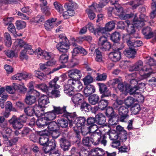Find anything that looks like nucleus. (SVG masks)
Here are the masks:
<instances>
[{
    "label": "nucleus",
    "instance_id": "nucleus-1",
    "mask_svg": "<svg viewBox=\"0 0 156 156\" xmlns=\"http://www.w3.org/2000/svg\"><path fill=\"white\" fill-rule=\"evenodd\" d=\"M59 42L56 45V48L60 52L65 53L69 48V43L68 39L64 34L59 35Z\"/></svg>",
    "mask_w": 156,
    "mask_h": 156
},
{
    "label": "nucleus",
    "instance_id": "nucleus-2",
    "mask_svg": "<svg viewBox=\"0 0 156 156\" xmlns=\"http://www.w3.org/2000/svg\"><path fill=\"white\" fill-rule=\"evenodd\" d=\"M118 1H116L115 3L114 1H111V3L115 5V7L114 9V14L119 16L121 19H124L126 18H130L132 17L133 14L131 13L130 14H126L125 15L123 14V10L122 7L117 2Z\"/></svg>",
    "mask_w": 156,
    "mask_h": 156
},
{
    "label": "nucleus",
    "instance_id": "nucleus-3",
    "mask_svg": "<svg viewBox=\"0 0 156 156\" xmlns=\"http://www.w3.org/2000/svg\"><path fill=\"white\" fill-rule=\"evenodd\" d=\"M58 80L59 78L56 76L49 83V88H50L52 90L51 94L53 98L59 97L61 96L60 91L58 89L60 86L56 83V82Z\"/></svg>",
    "mask_w": 156,
    "mask_h": 156
},
{
    "label": "nucleus",
    "instance_id": "nucleus-4",
    "mask_svg": "<svg viewBox=\"0 0 156 156\" xmlns=\"http://www.w3.org/2000/svg\"><path fill=\"white\" fill-rule=\"evenodd\" d=\"M78 80L73 78H71L68 80L67 83L64 86V91L65 93L69 96H72L74 94L73 87Z\"/></svg>",
    "mask_w": 156,
    "mask_h": 156
},
{
    "label": "nucleus",
    "instance_id": "nucleus-5",
    "mask_svg": "<svg viewBox=\"0 0 156 156\" xmlns=\"http://www.w3.org/2000/svg\"><path fill=\"white\" fill-rule=\"evenodd\" d=\"M118 111L120 116V121L122 122H126L129 117L128 108L124 106H120L118 108Z\"/></svg>",
    "mask_w": 156,
    "mask_h": 156
},
{
    "label": "nucleus",
    "instance_id": "nucleus-6",
    "mask_svg": "<svg viewBox=\"0 0 156 156\" xmlns=\"http://www.w3.org/2000/svg\"><path fill=\"white\" fill-rule=\"evenodd\" d=\"M98 44L99 48L103 51L109 50L111 48L110 43L108 41L107 37L104 36L99 39Z\"/></svg>",
    "mask_w": 156,
    "mask_h": 156
},
{
    "label": "nucleus",
    "instance_id": "nucleus-7",
    "mask_svg": "<svg viewBox=\"0 0 156 156\" xmlns=\"http://www.w3.org/2000/svg\"><path fill=\"white\" fill-rule=\"evenodd\" d=\"M39 92L35 90L29 92L26 96L25 98V102L29 105L34 104L36 101V97L39 96Z\"/></svg>",
    "mask_w": 156,
    "mask_h": 156
},
{
    "label": "nucleus",
    "instance_id": "nucleus-8",
    "mask_svg": "<svg viewBox=\"0 0 156 156\" xmlns=\"http://www.w3.org/2000/svg\"><path fill=\"white\" fill-rule=\"evenodd\" d=\"M49 103L48 98L46 95H43L39 99L38 101V105H37V110L40 111V112L42 113V115L44 113V108H46V106Z\"/></svg>",
    "mask_w": 156,
    "mask_h": 156
},
{
    "label": "nucleus",
    "instance_id": "nucleus-9",
    "mask_svg": "<svg viewBox=\"0 0 156 156\" xmlns=\"http://www.w3.org/2000/svg\"><path fill=\"white\" fill-rule=\"evenodd\" d=\"M134 17L133 23L135 24H138L136 26L137 27H141L144 25V21H147L148 20V17L144 14H141L140 15L139 18L140 20L138 19L136 14L134 15L132 17Z\"/></svg>",
    "mask_w": 156,
    "mask_h": 156
},
{
    "label": "nucleus",
    "instance_id": "nucleus-10",
    "mask_svg": "<svg viewBox=\"0 0 156 156\" xmlns=\"http://www.w3.org/2000/svg\"><path fill=\"white\" fill-rule=\"evenodd\" d=\"M3 132L2 136L4 140H8L11 138L12 134V130L6 124L3 123L1 125Z\"/></svg>",
    "mask_w": 156,
    "mask_h": 156
},
{
    "label": "nucleus",
    "instance_id": "nucleus-11",
    "mask_svg": "<svg viewBox=\"0 0 156 156\" xmlns=\"http://www.w3.org/2000/svg\"><path fill=\"white\" fill-rule=\"evenodd\" d=\"M37 105H35L33 107L28 106L24 108V111L27 115L29 116H32L36 115L37 116H41L42 115V113L37 110Z\"/></svg>",
    "mask_w": 156,
    "mask_h": 156
},
{
    "label": "nucleus",
    "instance_id": "nucleus-12",
    "mask_svg": "<svg viewBox=\"0 0 156 156\" xmlns=\"http://www.w3.org/2000/svg\"><path fill=\"white\" fill-rule=\"evenodd\" d=\"M125 23L126 24V30L129 34H128L130 35V37L132 36L133 37L135 38H138V34H134V33H135V32L134 27H136L137 28L140 27H136L138 24L135 25L133 23V24L130 23L129 20L126 21Z\"/></svg>",
    "mask_w": 156,
    "mask_h": 156
},
{
    "label": "nucleus",
    "instance_id": "nucleus-13",
    "mask_svg": "<svg viewBox=\"0 0 156 156\" xmlns=\"http://www.w3.org/2000/svg\"><path fill=\"white\" fill-rule=\"evenodd\" d=\"M19 89L21 92H24L27 91V89L24 86L20 85H18L15 84H13L12 86H9L6 87V91L11 94H13L15 93L16 90Z\"/></svg>",
    "mask_w": 156,
    "mask_h": 156
},
{
    "label": "nucleus",
    "instance_id": "nucleus-14",
    "mask_svg": "<svg viewBox=\"0 0 156 156\" xmlns=\"http://www.w3.org/2000/svg\"><path fill=\"white\" fill-rule=\"evenodd\" d=\"M44 151L46 154H48L53 152L54 151L57 150L56 143L54 140L49 141L45 147H43Z\"/></svg>",
    "mask_w": 156,
    "mask_h": 156
},
{
    "label": "nucleus",
    "instance_id": "nucleus-15",
    "mask_svg": "<svg viewBox=\"0 0 156 156\" xmlns=\"http://www.w3.org/2000/svg\"><path fill=\"white\" fill-rule=\"evenodd\" d=\"M63 115L64 117L66 118L69 121V125L73 126V124L75 122L76 119L77 117L76 113H70L66 110Z\"/></svg>",
    "mask_w": 156,
    "mask_h": 156
},
{
    "label": "nucleus",
    "instance_id": "nucleus-16",
    "mask_svg": "<svg viewBox=\"0 0 156 156\" xmlns=\"http://www.w3.org/2000/svg\"><path fill=\"white\" fill-rule=\"evenodd\" d=\"M99 91L100 93L102 94L101 97V98L109 97L111 95V92L105 84L99 83Z\"/></svg>",
    "mask_w": 156,
    "mask_h": 156
},
{
    "label": "nucleus",
    "instance_id": "nucleus-17",
    "mask_svg": "<svg viewBox=\"0 0 156 156\" xmlns=\"http://www.w3.org/2000/svg\"><path fill=\"white\" fill-rule=\"evenodd\" d=\"M9 123L12 125L13 128L15 129H20L23 126V125L18 119L15 116L9 120Z\"/></svg>",
    "mask_w": 156,
    "mask_h": 156
},
{
    "label": "nucleus",
    "instance_id": "nucleus-18",
    "mask_svg": "<svg viewBox=\"0 0 156 156\" xmlns=\"http://www.w3.org/2000/svg\"><path fill=\"white\" fill-rule=\"evenodd\" d=\"M143 65V62L140 60L137 62L134 66H132L130 69V71H138L141 69L143 71H147L150 69V68H146L145 66L142 68Z\"/></svg>",
    "mask_w": 156,
    "mask_h": 156
},
{
    "label": "nucleus",
    "instance_id": "nucleus-19",
    "mask_svg": "<svg viewBox=\"0 0 156 156\" xmlns=\"http://www.w3.org/2000/svg\"><path fill=\"white\" fill-rule=\"evenodd\" d=\"M110 0H101L99 4L96 3L93 4L91 5V8H93L96 12H100L101 10V8L106 5Z\"/></svg>",
    "mask_w": 156,
    "mask_h": 156
},
{
    "label": "nucleus",
    "instance_id": "nucleus-20",
    "mask_svg": "<svg viewBox=\"0 0 156 156\" xmlns=\"http://www.w3.org/2000/svg\"><path fill=\"white\" fill-rule=\"evenodd\" d=\"M87 28L91 32L93 33L95 35H100L101 33H103V29H101V27H98L97 29H95L93 24L91 23H89L87 25Z\"/></svg>",
    "mask_w": 156,
    "mask_h": 156
},
{
    "label": "nucleus",
    "instance_id": "nucleus-21",
    "mask_svg": "<svg viewBox=\"0 0 156 156\" xmlns=\"http://www.w3.org/2000/svg\"><path fill=\"white\" fill-rule=\"evenodd\" d=\"M68 76L70 78H73L76 77L77 79H80L82 77L81 71L75 69L70 70L67 71Z\"/></svg>",
    "mask_w": 156,
    "mask_h": 156
},
{
    "label": "nucleus",
    "instance_id": "nucleus-22",
    "mask_svg": "<svg viewBox=\"0 0 156 156\" xmlns=\"http://www.w3.org/2000/svg\"><path fill=\"white\" fill-rule=\"evenodd\" d=\"M59 141L61 147L63 150L64 151H68L71 146L69 141L64 136L62 137Z\"/></svg>",
    "mask_w": 156,
    "mask_h": 156
},
{
    "label": "nucleus",
    "instance_id": "nucleus-23",
    "mask_svg": "<svg viewBox=\"0 0 156 156\" xmlns=\"http://www.w3.org/2000/svg\"><path fill=\"white\" fill-rule=\"evenodd\" d=\"M57 18H52L47 20L44 23V27L45 29L48 31L51 30L54 26Z\"/></svg>",
    "mask_w": 156,
    "mask_h": 156
},
{
    "label": "nucleus",
    "instance_id": "nucleus-24",
    "mask_svg": "<svg viewBox=\"0 0 156 156\" xmlns=\"http://www.w3.org/2000/svg\"><path fill=\"white\" fill-rule=\"evenodd\" d=\"M31 76V75L26 73H18L12 76L11 79L13 80L21 81L27 78H30Z\"/></svg>",
    "mask_w": 156,
    "mask_h": 156
},
{
    "label": "nucleus",
    "instance_id": "nucleus-25",
    "mask_svg": "<svg viewBox=\"0 0 156 156\" xmlns=\"http://www.w3.org/2000/svg\"><path fill=\"white\" fill-rule=\"evenodd\" d=\"M117 22L115 20H113L108 22L107 23L104 27H101V29H103V33H101L102 34H107V32L113 30L115 27V24Z\"/></svg>",
    "mask_w": 156,
    "mask_h": 156
},
{
    "label": "nucleus",
    "instance_id": "nucleus-26",
    "mask_svg": "<svg viewBox=\"0 0 156 156\" xmlns=\"http://www.w3.org/2000/svg\"><path fill=\"white\" fill-rule=\"evenodd\" d=\"M108 57L113 62H117L120 59L121 53L119 51L110 52L108 55Z\"/></svg>",
    "mask_w": 156,
    "mask_h": 156
},
{
    "label": "nucleus",
    "instance_id": "nucleus-27",
    "mask_svg": "<svg viewBox=\"0 0 156 156\" xmlns=\"http://www.w3.org/2000/svg\"><path fill=\"white\" fill-rule=\"evenodd\" d=\"M86 85V86L84 89L83 92L85 95L88 97L95 92V88L94 86L92 84Z\"/></svg>",
    "mask_w": 156,
    "mask_h": 156
},
{
    "label": "nucleus",
    "instance_id": "nucleus-28",
    "mask_svg": "<svg viewBox=\"0 0 156 156\" xmlns=\"http://www.w3.org/2000/svg\"><path fill=\"white\" fill-rule=\"evenodd\" d=\"M71 99L75 105H79L84 101L83 96L80 93H77L73 95Z\"/></svg>",
    "mask_w": 156,
    "mask_h": 156
},
{
    "label": "nucleus",
    "instance_id": "nucleus-29",
    "mask_svg": "<svg viewBox=\"0 0 156 156\" xmlns=\"http://www.w3.org/2000/svg\"><path fill=\"white\" fill-rule=\"evenodd\" d=\"M142 33L144 36V37L149 39L152 37L154 35L152 30L150 27H147L143 28L142 30Z\"/></svg>",
    "mask_w": 156,
    "mask_h": 156
},
{
    "label": "nucleus",
    "instance_id": "nucleus-30",
    "mask_svg": "<svg viewBox=\"0 0 156 156\" xmlns=\"http://www.w3.org/2000/svg\"><path fill=\"white\" fill-rule=\"evenodd\" d=\"M136 53V49L129 48L123 52L124 55L129 58H133Z\"/></svg>",
    "mask_w": 156,
    "mask_h": 156
},
{
    "label": "nucleus",
    "instance_id": "nucleus-31",
    "mask_svg": "<svg viewBox=\"0 0 156 156\" xmlns=\"http://www.w3.org/2000/svg\"><path fill=\"white\" fill-rule=\"evenodd\" d=\"M44 116L38 119L36 122L37 125L39 128H44L48 125V122Z\"/></svg>",
    "mask_w": 156,
    "mask_h": 156
},
{
    "label": "nucleus",
    "instance_id": "nucleus-32",
    "mask_svg": "<svg viewBox=\"0 0 156 156\" xmlns=\"http://www.w3.org/2000/svg\"><path fill=\"white\" fill-rule=\"evenodd\" d=\"M133 37L132 36L130 37L129 34H124L123 36V39L124 41L126 42L129 48H133V44L134 41L131 40V37Z\"/></svg>",
    "mask_w": 156,
    "mask_h": 156
},
{
    "label": "nucleus",
    "instance_id": "nucleus-33",
    "mask_svg": "<svg viewBox=\"0 0 156 156\" xmlns=\"http://www.w3.org/2000/svg\"><path fill=\"white\" fill-rule=\"evenodd\" d=\"M102 134L100 130H97L92 133L90 135L91 142L92 143L95 142L96 143L97 140H98Z\"/></svg>",
    "mask_w": 156,
    "mask_h": 156
},
{
    "label": "nucleus",
    "instance_id": "nucleus-34",
    "mask_svg": "<svg viewBox=\"0 0 156 156\" xmlns=\"http://www.w3.org/2000/svg\"><path fill=\"white\" fill-rule=\"evenodd\" d=\"M48 136H47L43 135L39 136L38 142L40 145L45 147L49 142Z\"/></svg>",
    "mask_w": 156,
    "mask_h": 156
},
{
    "label": "nucleus",
    "instance_id": "nucleus-35",
    "mask_svg": "<svg viewBox=\"0 0 156 156\" xmlns=\"http://www.w3.org/2000/svg\"><path fill=\"white\" fill-rule=\"evenodd\" d=\"M74 123L78 127H80L84 125L86 122V119L84 117H76Z\"/></svg>",
    "mask_w": 156,
    "mask_h": 156
},
{
    "label": "nucleus",
    "instance_id": "nucleus-36",
    "mask_svg": "<svg viewBox=\"0 0 156 156\" xmlns=\"http://www.w3.org/2000/svg\"><path fill=\"white\" fill-rule=\"evenodd\" d=\"M92 152L94 156H105V152L102 149L99 148H94L92 150Z\"/></svg>",
    "mask_w": 156,
    "mask_h": 156
},
{
    "label": "nucleus",
    "instance_id": "nucleus-37",
    "mask_svg": "<svg viewBox=\"0 0 156 156\" xmlns=\"http://www.w3.org/2000/svg\"><path fill=\"white\" fill-rule=\"evenodd\" d=\"M118 88L120 91L128 92L130 88V85L120 82L118 85Z\"/></svg>",
    "mask_w": 156,
    "mask_h": 156
},
{
    "label": "nucleus",
    "instance_id": "nucleus-38",
    "mask_svg": "<svg viewBox=\"0 0 156 156\" xmlns=\"http://www.w3.org/2000/svg\"><path fill=\"white\" fill-rule=\"evenodd\" d=\"M100 98L97 94H94L90 96L88 98L89 101L92 105H95L98 102Z\"/></svg>",
    "mask_w": 156,
    "mask_h": 156
},
{
    "label": "nucleus",
    "instance_id": "nucleus-39",
    "mask_svg": "<svg viewBox=\"0 0 156 156\" xmlns=\"http://www.w3.org/2000/svg\"><path fill=\"white\" fill-rule=\"evenodd\" d=\"M97 119V122H98L99 125H102L104 124L106 120L105 116L102 113H99L96 116Z\"/></svg>",
    "mask_w": 156,
    "mask_h": 156
},
{
    "label": "nucleus",
    "instance_id": "nucleus-40",
    "mask_svg": "<svg viewBox=\"0 0 156 156\" xmlns=\"http://www.w3.org/2000/svg\"><path fill=\"white\" fill-rule=\"evenodd\" d=\"M143 3V0H133L127 3V4L132 6L133 9H136Z\"/></svg>",
    "mask_w": 156,
    "mask_h": 156
},
{
    "label": "nucleus",
    "instance_id": "nucleus-41",
    "mask_svg": "<svg viewBox=\"0 0 156 156\" xmlns=\"http://www.w3.org/2000/svg\"><path fill=\"white\" fill-rule=\"evenodd\" d=\"M48 130L51 131L57 130L58 129V126L56 122L54 121L48 122Z\"/></svg>",
    "mask_w": 156,
    "mask_h": 156
},
{
    "label": "nucleus",
    "instance_id": "nucleus-42",
    "mask_svg": "<svg viewBox=\"0 0 156 156\" xmlns=\"http://www.w3.org/2000/svg\"><path fill=\"white\" fill-rule=\"evenodd\" d=\"M56 115L53 111L48 112L44 114V116L48 121H51L54 119L56 117Z\"/></svg>",
    "mask_w": 156,
    "mask_h": 156
},
{
    "label": "nucleus",
    "instance_id": "nucleus-43",
    "mask_svg": "<svg viewBox=\"0 0 156 156\" xmlns=\"http://www.w3.org/2000/svg\"><path fill=\"white\" fill-rule=\"evenodd\" d=\"M58 126L62 128H66L68 126V122L67 120L64 119H60L57 121Z\"/></svg>",
    "mask_w": 156,
    "mask_h": 156
},
{
    "label": "nucleus",
    "instance_id": "nucleus-44",
    "mask_svg": "<svg viewBox=\"0 0 156 156\" xmlns=\"http://www.w3.org/2000/svg\"><path fill=\"white\" fill-rule=\"evenodd\" d=\"M54 109L52 111L56 115L57 114H61L63 112L65 113L66 111V107L64 106L61 108L60 107L53 106Z\"/></svg>",
    "mask_w": 156,
    "mask_h": 156
},
{
    "label": "nucleus",
    "instance_id": "nucleus-45",
    "mask_svg": "<svg viewBox=\"0 0 156 156\" xmlns=\"http://www.w3.org/2000/svg\"><path fill=\"white\" fill-rule=\"evenodd\" d=\"M106 138L107 137L105 135H102L101 134L98 140H97L96 144H100L103 145L104 146H105L107 143Z\"/></svg>",
    "mask_w": 156,
    "mask_h": 156
},
{
    "label": "nucleus",
    "instance_id": "nucleus-46",
    "mask_svg": "<svg viewBox=\"0 0 156 156\" xmlns=\"http://www.w3.org/2000/svg\"><path fill=\"white\" fill-rule=\"evenodd\" d=\"M91 5L89 6V8L86 9V11L88 15V16L90 20H93L94 19L96 15L93 12L94 11H96V10L93 8H91Z\"/></svg>",
    "mask_w": 156,
    "mask_h": 156
},
{
    "label": "nucleus",
    "instance_id": "nucleus-47",
    "mask_svg": "<svg viewBox=\"0 0 156 156\" xmlns=\"http://www.w3.org/2000/svg\"><path fill=\"white\" fill-rule=\"evenodd\" d=\"M95 53L96 55V61L100 62H103L102 53L99 50L98 48H97L95 49Z\"/></svg>",
    "mask_w": 156,
    "mask_h": 156
},
{
    "label": "nucleus",
    "instance_id": "nucleus-48",
    "mask_svg": "<svg viewBox=\"0 0 156 156\" xmlns=\"http://www.w3.org/2000/svg\"><path fill=\"white\" fill-rule=\"evenodd\" d=\"M108 101L101 99L98 103V105L101 110H104L108 106Z\"/></svg>",
    "mask_w": 156,
    "mask_h": 156
},
{
    "label": "nucleus",
    "instance_id": "nucleus-49",
    "mask_svg": "<svg viewBox=\"0 0 156 156\" xmlns=\"http://www.w3.org/2000/svg\"><path fill=\"white\" fill-rule=\"evenodd\" d=\"M111 40L114 43H117L119 42L120 39V35L119 33L117 32L113 33L110 36Z\"/></svg>",
    "mask_w": 156,
    "mask_h": 156
},
{
    "label": "nucleus",
    "instance_id": "nucleus-50",
    "mask_svg": "<svg viewBox=\"0 0 156 156\" xmlns=\"http://www.w3.org/2000/svg\"><path fill=\"white\" fill-rule=\"evenodd\" d=\"M83 87V86L81 82L78 80L73 87V91H80L82 89Z\"/></svg>",
    "mask_w": 156,
    "mask_h": 156
},
{
    "label": "nucleus",
    "instance_id": "nucleus-51",
    "mask_svg": "<svg viewBox=\"0 0 156 156\" xmlns=\"http://www.w3.org/2000/svg\"><path fill=\"white\" fill-rule=\"evenodd\" d=\"M36 88H38L44 92H47L49 91V87L47 86L46 84L44 83L37 84L35 86Z\"/></svg>",
    "mask_w": 156,
    "mask_h": 156
},
{
    "label": "nucleus",
    "instance_id": "nucleus-52",
    "mask_svg": "<svg viewBox=\"0 0 156 156\" xmlns=\"http://www.w3.org/2000/svg\"><path fill=\"white\" fill-rule=\"evenodd\" d=\"M81 103V109L82 111L88 112L91 109V106L88 103L83 101Z\"/></svg>",
    "mask_w": 156,
    "mask_h": 156
},
{
    "label": "nucleus",
    "instance_id": "nucleus-53",
    "mask_svg": "<svg viewBox=\"0 0 156 156\" xmlns=\"http://www.w3.org/2000/svg\"><path fill=\"white\" fill-rule=\"evenodd\" d=\"M83 81L85 85H87L93 82L94 79L91 76L87 75L83 79Z\"/></svg>",
    "mask_w": 156,
    "mask_h": 156
},
{
    "label": "nucleus",
    "instance_id": "nucleus-54",
    "mask_svg": "<svg viewBox=\"0 0 156 156\" xmlns=\"http://www.w3.org/2000/svg\"><path fill=\"white\" fill-rule=\"evenodd\" d=\"M134 102V99L132 97H128L125 100V104L129 108L133 104Z\"/></svg>",
    "mask_w": 156,
    "mask_h": 156
},
{
    "label": "nucleus",
    "instance_id": "nucleus-55",
    "mask_svg": "<svg viewBox=\"0 0 156 156\" xmlns=\"http://www.w3.org/2000/svg\"><path fill=\"white\" fill-rule=\"evenodd\" d=\"M54 57V55L52 53L44 51L42 58L47 60H49L51 58H52Z\"/></svg>",
    "mask_w": 156,
    "mask_h": 156
},
{
    "label": "nucleus",
    "instance_id": "nucleus-56",
    "mask_svg": "<svg viewBox=\"0 0 156 156\" xmlns=\"http://www.w3.org/2000/svg\"><path fill=\"white\" fill-rule=\"evenodd\" d=\"M67 10L63 12V16L65 19H66L69 18V16H74L75 14V11L72 10Z\"/></svg>",
    "mask_w": 156,
    "mask_h": 156
},
{
    "label": "nucleus",
    "instance_id": "nucleus-57",
    "mask_svg": "<svg viewBox=\"0 0 156 156\" xmlns=\"http://www.w3.org/2000/svg\"><path fill=\"white\" fill-rule=\"evenodd\" d=\"M44 16L42 15H38L34 18V21L36 23H43L45 20Z\"/></svg>",
    "mask_w": 156,
    "mask_h": 156
},
{
    "label": "nucleus",
    "instance_id": "nucleus-58",
    "mask_svg": "<svg viewBox=\"0 0 156 156\" xmlns=\"http://www.w3.org/2000/svg\"><path fill=\"white\" fill-rule=\"evenodd\" d=\"M35 76L41 80L45 79L46 77V75L39 71H34Z\"/></svg>",
    "mask_w": 156,
    "mask_h": 156
},
{
    "label": "nucleus",
    "instance_id": "nucleus-59",
    "mask_svg": "<svg viewBox=\"0 0 156 156\" xmlns=\"http://www.w3.org/2000/svg\"><path fill=\"white\" fill-rule=\"evenodd\" d=\"M109 136L110 139L112 141L117 140L119 137L118 134L115 131L110 132L109 134Z\"/></svg>",
    "mask_w": 156,
    "mask_h": 156
},
{
    "label": "nucleus",
    "instance_id": "nucleus-60",
    "mask_svg": "<svg viewBox=\"0 0 156 156\" xmlns=\"http://www.w3.org/2000/svg\"><path fill=\"white\" fill-rule=\"evenodd\" d=\"M39 136L40 135L37 133H32L30 135L29 138L31 141L36 142L38 141Z\"/></svg>",
    "mask_w": 156,
    "mask_h": 156
},
{
    "label": "nucleus",
    "instance_id": "nucleus-61",
    "mask_svg": "<svg viewBox=\"0 0 156 156\" xmlns=\"http://www.w3.org/2000/svg\"><path fill=\"white\" fill-rule=\"evenodd\" d=\"M69 57L66 54H62L60 56L59 62L62 63H66L68 61Z\"/></svg>",
    "mask_w": 156,
    "mask_h": 156
},
{
    "label": "nucleus",
    "instance_id": "nucleus-62",
    "mask_svg": "<svg viewBox=\"0 0 156 156\" xmlns=\"http://www.w3.org/2000/svg\"><path fill=\"white\" fill-rule=\"evenodd\" d=\"M17 29L20 30L24 28L26 26V23L22 21L17 20L16 22Z\"/></svg>",
    "mask_w": 156,
    "mask_h": 156
},
{
    "label": "nucleus",
    "instance_id": "nucleus-63",
    "mask_svg": "<svg viewBox=\"0 0 156 156\" xmlns=\"http://www.w3.org/2000/svg\"><path fill=\"white\" fill-rule=\"evenodd\" d=\"M139 89L136 86L133 88H131L130 86V88L128 92H129L131 95L134 94L135 95L139 94V93L140 92L139 91Z\"/></svg>",
    "mask_w": 156,
    "mask_h": 156
},
{
    "label": "nucleus",
    "instance_id": "nucleus-64",
    "mask_svg": "<svg viewBox=\"0 0 156 156\" xmlns=\"http://www.w3.org/2000/svg\"><path fill=\"white\" fill-rule=\"evenodd\" d=\"M73 46L76 47L73 49V55H76L77 54L80 52V48L81 46H78L75 43H73Z\"/></svg>",
    "mask_w": 156,
    "mask_h": 156
}]
</instances>
